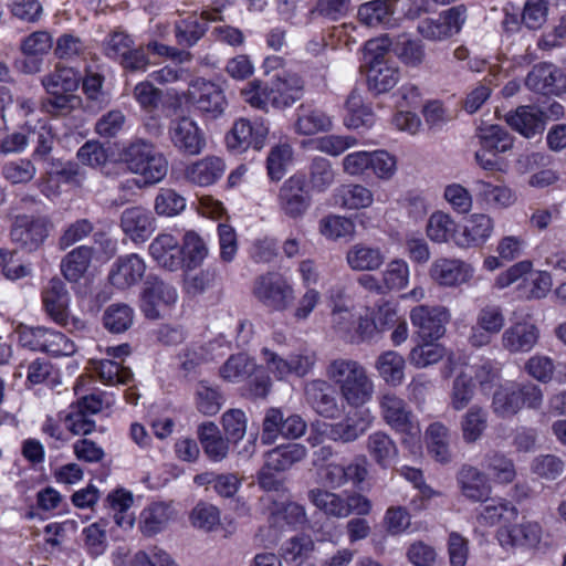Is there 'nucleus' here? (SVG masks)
I'll list each match as a JSON object with an SVG mask.
<instances>
[{
  "label": "nucleus",
  "mask_w": 566,
  "mask_h": 566,
  "mask_svg": "<svg viewBox=\"0 0 566 566\" xmlns=\"http://www.w3.org/2000/svg\"><path fill=\"white\" fill-rule=\"evenodd\" d=\"M94 249L88 245H80L66 253L60 263L62 275L70 283H77L87 272Z\"/></svg>",
  "instance_id": "29"
},
{
  "label": "nucleus",
  "mask_w": 566,
  "mask_h": 566,
  "mask_svg": "<svg viewBox=\"0 0 566 566\" xmlns=\"http://www.w3.org/2000/svg\"><path fill=\"white\" fill-rule=\"evenodd\" d=\"M127 168L144 177L147 184L161 181L168 171L166 157L156 150L155 145L148 140L136 138L130 142L120 154Z\"/></svg>",
  "instance_id": "2"
},
{
  "label": "nucleus",
  "mask_w": 566,
  "mask_h": 566,
  "mask_svg": "<svg viewBox=\"0 0 566 566\" xmlns=\"http://www.w3.org/2000/svg\"><path fill=\"white\" fill-rule=\"evenodd\" d=\"M224 171L226 164L220 157L206 156L186 167L185 178L191 184L206 187L217 182Z\"/></svg>",
  "instance_id": "28"
},
{
  "label": "nucleus",
  "mask_w": 566,
  "mask_h": 566,
  "mask_svg": "<svg viewBox=\"0 0 566 566\" xmlns=\"http://www.w3.org/2000/svg\"><path fill=\"white\" fill-rule=\"evenodd\" d=\"M520 396L518 384L511 382L500 386L493 394V412L502 418L516 415L523 408Z\"/></svg>",
  "instance_id": "42"
},
{
  "label": "nucleus",
  "mask_w": 566,
  "mask_h": 566,
  "mask_svg": "<svg viewBox=\"0 0 566 566\" xmlns=\"http://www.w3.org/2000/svg\"><path fill=\"white\" fill-rule=\"evenodd\" d=\"M134 43L129 34L123 30L116 29L105 36L102 42V51L106 57L118 62Z\"/></svg>",
  "instance_id": "59"
},
{
  "label": "nucleus",
  "mask_w": 566,
  "mask_h": 566,
  "mask_svg": "<svg viewBox=\"0 0 566 566\" xmlns=\"http://www.w3.org/2000/svg\"><path fill=\"white\" fill-rule=\"evenodd\" d=\"M54 230L52 219L46 214H18L11 226L13 242L29 252L41 249Z\"/></svg>",
  "instance_id": "4"
},
{
  "label": "nucleus",
  "mask_w": 566,
  "mask_h": 566,
  "mask_svg": "<svg viewBox=\"0 0 566 566\" xmlns=\"http://www.w3.org/2000/svg\"><path fill=\"white\" fill-rule=\"evenodd\" d=\"M542 526L537 522L523 521L520 524L502 526L496 537L504 548H535L542 539Z\"/></svg>",
  "instance_id": "18"
},
{
  "label": "nucleus",
  "mask_w": 566,
  "mask_h": 566,
  "mask_svg": "<svg viewBox=\"0 0 566 566\" xmlns=\"http://www.w3.org/2000/svg\"><path fill=\"white\" fill-rule=\"evenodd\" d=\"M189 98L197 109L210 118L221 116L227 107V99L221 87L205 80H196L192 83Z\"/></svg>",
  "instance_id": "12"
},
{
  "label": "nucleus",
  "mask_w": 566,
  "mask_h": 566,
  "mask_svg": "<svg viewBox=\"0 0 566 566\" xmlns=\"http://www.w3.org/2000/svg\"><path fill=\"white\" fill-rule=\"evenodd\" d=\"M366 449L373 460L381 468H387L398 455V448L391 437L384 431L368 436Z\"/></svg>",
  "instance_id": "41"
},
{
  "label": "nucleus",
  "mask_w": 566,
  "mask_h": 566,
  "mask_svg": "<svg viewBox=\"0 0 566 566\" xmlns=\"http://www.w3.org/2000/svg\"><path fill=\"white\" fill-rule=\"evenodd\" d=\"M525 85L543 95H558L566 90V75L554 64L542 63L527 74Z\"/></svg>",
  "instance_id": "16"
},
{
  "label": "nucleus",
  "mask_w": 566,
  "mask_h": 566,
  "mask_svg": "<svg viewBox=\"0 0 566 566\" xmlns=\"http://www.w3.org/2000/svg\"><path fill=\"white\" fill-rule=\"evenodd\" d=\"M539 331L533 323L522 321L509 326L501 336L503 349L511 354H524L531 352L537 344Z\"/></svg>",
  "instance_id": "20"
},
{
  "label": "nucleus",
  "mask_w": 566,
  "mask_h": 566,
  "mask_svg": "<svg viewBox=\"0 0 566 566\" xmlns=\"http://www.w3.org/2000/svg\"><path fill=\"white\" fill-rule=\"evenodd\" d=\"M85 42L73 33L61 34L55 43L54 55L60 60L73 61L85 55Z\"/></svg>",
  "instance_id": "62"
},
{
  "label": "nucleus",
  "mask_w": 566,
  "mask_h": 566,
  "mask_svg": "<svg viewBox=\"0 0 566 566\" xmlns=\"http://www.w3.org/2000/svg\"><path fill=\"white\" fill-rule=\"evenodd\" d=\"M334 198L346 209L367 208L374 200L371 191L363 185H343L336 189Z\"/></svg>",
  "instance_id": "50"
},
{
  "label": "nucleus",
  "mask_w": 566,
  "mask_h": 566,
  "mask_svg": "<svg viewBox=\"0 0 566 566\" xmlns=\"http://www.w3.org/2000/svg\"><path fill=\"white\" fill-rule=\"evenodd\" d=\"M457 482L461 494L469 501L488 502L492 488L488 476L472 465H463L457 474Z\"/></svg>",
  "instance_id": "23"
},
{
  "label": "nucleus",
  "mask_w": 566,
  "mask_h": 566,
  "mask_svg": "<svg viewBox=\"0 0 566 566\" xmlns=\"http://www.w3.org/2000/svg\"><path fill=\"white\" fill-rule=\"evenodd\" d=\"M134 310L125 303H114L103 313V325L113 334H122L134 323Z\"/></svg>",
  "instance_id": "51"
},
{
  "label": "nucleus",
  "mask_w": 566,
  "mask_h": 566,
  "mask_svg": "<svg viewBox=\"0 0 566 566\" xmlns=\"http://www.w3.org/2000/svg\"><path fill=\"white\" fill-rule=\"evenodd\" d=\"M457 223L450 214L443 211L433 212L427 223V235L433 242H448L454 237Z\"/></svg>",
  "instance_id": "54"
},
{
  "label": "nucleus",
  "mask_w": 566,
  "mask_h": 566,
  "mask_svg": "<svg viewBox=\"0 0 566 566\" xmlns=\"http://www.w3.org/2000/svg\"><path fill=\"white\" fill-rule=\"evenodd\" d=\"M91 365L93 371L97 374L99 380L105 385H126L133 378V373L128 367H124L113 359H92Z\"/></svg>",
  "instance_id": "48"
},
{
  "label": "nucleus",
  "mask_w": 566,
  "mask_h": 566,
  "mask_svg": "<svg viewBox=\"0 0 566 566\" xmlns=\"http://www.w3.org/2000/svg\"><path fill=\"white\" fill-rule=\"evenodd\" d=\"M120 228L132 241L145 242L155 231V219L143 207H130L122 212Z\"/></svg>",
  "instance_id": "24"
},
{
  "label": "nucleus",
  "mask_w": 566,
  "mask_h": 566,
  "mask_svg": "<svg viewBox=\"0 0 566 566\" xmlns=\"http://www.w3.org/2000/svg\"><path fill=\"white\" fill-rule=\"evenodd\" d=\"M175 517V511L170 504L158 502L153 503L140 514L139 527L144 535H155L169 524Z\"/></svg>",
  "instance_id": "34"
},
{
  "label": "nucleus",
  "mask_w": 566,
  "mask_h": 566,
  "mask_svg": "<svg viewBox=\"0 0 566 566\" xmlns=\"http://www.w3.org/2000/svg\"><path fill=\"white\" fill-rule=\"evenodd\" d=\"M168 134L174 147L182 155L198 156L207 146L205 133L190 117L172 120Z\"/></svg>",
  "instance_id": "9"
},
{
  "label": "nucleus",
  "mask_w": 566,
  "mask_h": 566,
  "mask_svg": "<svg viewBox=\"0 0 566 566\" xmlns=\"http://www.w3.org/2000/svg\"><path fill=\"white\" fill-rule=\"evenodd\" d=\"M476 136L482 148L490 153H505L513 146V138L507 130L499 125H488L478 128Z\"/></svg>",
  "instance_id": "49"
},
{
  "label": "nucleus",
  "mask_w": 566,
  "mask_h": 566,
  "mask_svg": "<svg viewBox=\"0 0 566 566\" xmlns=\"http://www.w3.org/2000/svg\"><path fill=\"white\" fill-rule=\"evenodd\" d=\"M467 20L463 6L453 7L437 19L427 18L417 25L419 34L428 41H444L458 34Z\"/></svg>",
  "instance_id": "6"
},
{
  "label": "nucleus",
  "mask_w": 566,
  "mask_h": 566,
  "mask_svg": "<svg viewBox=\"0 0 566 566\" xmlns=\"http://www.w3.org/2000/svg\"><path fill=\"white\" fill-rule=\"evenodd\" d=\"M80 75L73 67L57 65L42 78L48 93H72L80 84Z\"/></svg>",
  "instance_id": "44"
},
{
  "label": "nucleus",
  "mask_w": 566,
  "mask_h": 566,
  "mask_svg": "<svg viewBox=\"0 0 566 566\" xmlns=\"http://www.w3.org/2000/svg\"><path fill=\"white\" fill-rule=\"evenodd\" d=\"M394 14L390 0H373L363 3L358 9L359 20L368 27L388 25Z\"/></svg>",
  "instance_id": "47"
},
{
  "label": "nucleus",
  "mask_w": 566,
  "mask_h": 566,
  "mask_svg": "<svg viewBox=\"0 0 566 566\" xmlns=\"http://www.w3.org/2000/svg\"><path fill=\"white\" fill-rule=\"evenodd\" d=\"M428 452L440 462L448 463L451 460V433L449 428L440 421L432 422L426 430Z\"/></svg>",
  "instance_id": "35"
},
{
  "label": "nucleus",
  "mask_w": 566,
  "mask_h": 566,
  "mask_svg": "<svg viewBox=\"0 0 566 566\" xmlns=\"http://www.w3.org/2000/svg\"><path fill=\"white\" fill-rule=\"evenodd\" d=\"M42 303L48 316L62 327L69 326L70 294L65 283L52 277L42 291Z\"/></svg>",
  "instance_id": "15"
},
{
  "label": "nucleus",
  "mask_w": 566,
  "mask_h": 566,
  "mask_svg": "<svg viewBox=\"0 0 566 566\" xmlns=\"http://www.w3.org/2000/svg\"><path fill=\"white\" fill-rule=\"evenodd\" d=\"M146 272V263L136 253L122 255L113 263L108 280L118 290H127L138 284Z\"/></svg>",
  "instance_id": "17"
},
{
  "label": "nucleus",
  "mask_w": 566,
  "mask_h": 566,
  "mask_svg": "<svg viewBox=\"0 0 566 566\" xmlns=\"http://www.w3.org/2000/svg\"><path fill=\"white\" fill-rule=\"evenodd\" d=\"M222 17L218 9L205 10L200 17L195 14L176 21L174 32L178 44L182 46H193L206 33L207 22L221 20Z\"/></svg>",
  "instance_id": "19"
},
{
  "label": "nucleus",
  "mask_w": 566,
  "mask_h": 566,
  "mask_svg": "<svg viewBox=\"0 0 566 566\" xmlns=\"http://www.w3.org/2000/svg\"><path fill=\"white\" fill-rule=\"evenodd\" d=\"M506 123L521 135L532 138L545 128V114L536 106L524 105L506 115Z\"/></svg>",
  "instance_id": "27"
},
{
  "label": "nucleus",
  "mask_w": 566,
  "mask_h": 566,
  "mask_svg": "<svg viewBox=\"0 0 566 566\" xmlns=\"http://www.w3.org/2000/svg\"><path fill=\"white\" fill-rule=\"evenodd\" d=\"M148 251L153 260L168 271L184 269L182 251L179 240L170 233L158 234L149 244Z\"/></svg>",
  "instance_id": "21"
},
{
  "label": "nucleus",
  "mask_w": 566,
  "mask_h": 566,
  "mask_svg": "<svg viewBox=\"0 0 566 566\" xmlns=\"http://www.w3.org/2000/svg\"><path fill=\"white\" fill-rule=\"evenodd\" d=\"M326 378L338 387L342 399L352 408L369 402L374 395V382L367 369L357 360L337 357L326 366Z\"/></svg>",
  "instance_id": "1"
},
{
  "label": "nucleus",
  "mask_w": 566,
  "mask_h": 566,
  "mask_svg": "<svg viewBox=\"0 0 566 566\" xmlns=\"http://www.w3.org/2000/svg\"><path fill=\"white\" fill-rule=\"evenodd\" d=\"M304 396L307 405L321 417L336 419L342 413L335 390L324 379H313L304 387Z\"/></svg>",
  "instance_id": "11"
},
{
  "label": "nucleus",
  "mask_w": 566,
  "mask_h": 566,
  "mask_svg": "<svg viewBox=\"0 0 566 566\" xmlns=\"http://www.w3.org/2000/svg\"><path fill=\"white\" fill-rule=\"evenodd\" d=\"M297 117L294 129L297 134L311 136L321 132H327L333 126V120L325 112L308 105L297 108Z\"/></svg>",
  "instance_id": "31"
},
{
  "label": "nucleus",
  "mask_w": 566,
  "mask_h": 566,
  "mask_svg": "<svg viewBox=\"0 0 566 566\" xmlns=\"http://www.w3.org/2000/svg\"><path fill=\"white\" fill-rule=\"evenodd\" d=\"M479 511L476 518L481 525L493 526L501 520L512 522L517 518L518 510L504 499H489Z\"/></svg>",
  "instance_id": "43"
},
{
  "label": "nucleus",
  "mask_w": 566,
  "mask_h": 566,
  "mask_svg": "<svg viewBox=\"0 0 566 566\" xmlns=\"http://www.w3.org/2000/svg\"><path fill=\"white\" fill-rule=\"evenodd\" d=\"M450 317V312L444 306L419 305L410 311L411 324L423 342H432L442 337Z\"/></svg>",
  "instance_id": "7"
},
{
  "label": "nucleus",
  "mask_w": 566,
  "mask_h": 566,
  "mask_svg": "<svg viewBox=\"0 0 566 566\" xmlns=\"http://www.w3.org/2000/svg\"><path fill=\"white\" fill-rule=\"evenodd\" d=\"M178 300L175 286L157 276H149L142 292L140 310L147 318L157 319L161 311L170 308Z\"/></svg>",
  "instance_id": "8"
},
{
  "label": "nucleus",
  "mask_w": 566,
  "mask_h": 566,
  "mask_svg": "<svg viewBox=\"0 0 566 566\" xmlns=\"http://www.w3.org/2000/svg\"><path fill=\"white\" fill-rule=\"evenodd\" d=\"M107 501L114 511L116 525L124 530H130L135 521L134 514L129 511L133 503L130 493L117 490L108 494Z\"/></svg>",
  "instance_id": "55"
},
{
  "label": "nucleus",
  "mask_w": 566,
  "mask_h": 566,
  "mask_svg": "<svg viewBox=\"0 0 566 566\" xmlns=\"http://www.w3.org/2000/svg\"><path fill=\"white\" fill-rule=\"evenodd\" d=\"M198 438L208 458L214 462L222 461L229 452L228 438L224 439L213 422H205L198 428Z\"/></svg>",
  "instance_id": "36"
},
{
  "label": "nucleus",
  "mask_w": 566,
  "mask_h": 566,
  "mask_svg": "<svg viewBox=\"0 0 566 566\" xmlns=\"http://www.w3.org/2000/svg\"><path fill=\"white\" fill-rule=\"evenodd\" d=\"M375 368L386 384L396 387L405 379L406 360L399 353L386 350L377 357Z\"/></svg>",
  "instance_id": "38"
},
{
  "label": "nucleus",
  "mask_w": 566,
  "mask_h": 566,
  "mask_svg": "<svg viewBox=\"0 0 566 566\" xmlns=\"http://www.w3.org/2000/svg\"><path fill=\"white\" fill-rule=\"evenodd\" d=\"M84 546L92 557H98L107 548L106 523L98 521L85 527L82 532Z\"/></svg>",
  "instance_id": "61"
},
{
  "label": "nucleus",
  "mask_w": 566,
  "mask_h": 566,
  "mask_svg": "<svg viewBox=\"0 0 566 566\" xmlns=\"http://www.w3.org/2000/svg\"><path fill=\"white\" fill-rule=\"evenodd\" d=\"M21 129H29L30 143L35 144L34 157L45 158L51 153L53 135L45 122L38 120L33 125L32 120H25Z\"/></svg>",
  "instance_id": "57"
},
{
  "label": "nucleus",
  "mask_w": 566,
  "mask_h": 566,
  "mask_svg": "<svg viewBox=\"0 0 566 566\" xmlns=\"http://www.w3.org/2000/svg\"><path fill=\"white\" fill-rule=\"evenodd\" d=\"M392 52L408 66H419L426 57L423 43L406 33L399 34L394 39Z\"/></svg>",
  "instance_id": "45"
},
{
  "label": "nucleus",
  "mask_w": 566,
  "mask_h": 566,
  "mask_svg": "<svg viewBox=\"0 0 566 566\" xmlns=\"http://www.w3.org/2000/svg\"><path fill=\"white\" fill-rule=\"evenodd\" d=\"M332 324L340 337L350 343L355 342L353 328L356 324V316L354 306L349 304L344 287H339V303H335L332 308Z\"/></svg>",
  "instance_id": "39"
},
{
  "label": "nucleus",
  "mask_w": 566,
  "mask_h": 566,
  "mask_svg": "<svg viewBox=\"0 0 566 566\" xmlns=\"http://www.w3.org/2000/svg\"><path fill=\"white\" fill-rule=\"evenodd\" d=\"M319 232L333 240L352 237L355 233V223L346 217L329 214L319 221Z\"/></svg>",
  "instance_id": "63"
},
{
  "label": "nucleus",
  "mask_w": 566,
  "mask_h": 566,
  "mask_svg": "<svg viewBox=\"0 0 566 566\" xmlns=\"http://www.w3.org/2000/svg\"><path fill=\"white\" fill-rule=\"evenodd\" d=\"M180 249L185 260L184 268L187 270L200 266L208 256V248L203 239L195 231H187L185 233Z\"/></svg>",
  "instance_id": "53"
},
{
  "label": "nucleus",
  "mask_w": 566,
  "mask_h": 566,
  "mask_svg": "<svg viewBox=\"0 0 566 566\" xmlns=\"http://www.w3.org/2000/svg\"><path fill=\"white\" fill-rule=\"evenodd\" d=\"M462 438L467 443L476 442L488 427V412L479 406H472L461 419Z\"/></svg>",
  "instance_id": "52"
},
{
  "label": "nucleus",
  "mask_w": 566,
  "mask_h": 566,
  "mask_svg": "<svg viewBox=\"0 0 566 566\" xmlns=\"http://www.w3.org/2000/svg\"><path fill=\"white\" fill-rule=\"evenodd\" d=\"M308 501L326 516L333 518L348 517L345 497L332 491L314 488L307 493Z\"/></svg>",
  "instance_id": "33"
},
{
  "label": "nucleus",
  "mask_w": 566,
  "mask_h": 566,
  "mask_svg": "<svg viewBox=\"0 0 566 566\" xmlns=\"http://www.w3.org/2000/svg\"><path fill=\"white\" fill-rule=\"evenodd\" d=\"M493 220L483 213L472 214L463 232L455 238V244L461 248L482 245L493 232Z\"/></svg>",
  "instance_id": "30"
},
{
  "label": "nucleus",
  "mask_w": 566,
  "mask_h": 566,
  "mask_svg": "<svg viewBox=\"0 0 566 566\" xmlns=\"http://www.w3.org/2000/svg\"><path fill=\"white\" fill-rule=\"evenodd\" d=\"M305 457L306 448L303 444L289 443L268 451L264 454V462L276 472H285Z\"/></svg>",
  "instance_id": "37"
},
{
  "label": "nucleus",
  "mask_w": 566,
  "mask_h": 566,
  "mask_svg": "<svg viewBox=\"0 0 566 566\" xmlns=\"http://www.w3.org/2000/svg\"><path fill=\"white\" fill-rule=\"evenodd\" d=\"M399 81L398 67L384 61H370L367 74L368 87L376 94L390 91Z\"/></svg>",
  "instance_id": "40"
},
{
  "label": "nucleus",
  "mask_w": 566,
  "mask_h": 566,
  "mask_svg": "<svg viewBox=\"0 0 566 566\" xmlns=\"http://www.w3.org/2000/svg\"><path fill=\"white\" fill-rule=\"evenodd\" d=\"M269 128L262 122L251 123L245 118L234 122L230 132L226 135V144L229 150L240 154L252 147L255 150L263 148Z\"/></svg>",
  "instance_id": "10"
},
{
  "label": "nucleus",
  "mask_w": 566,
  "mask_h": 566,
  "mask_svg": "<svg viewBox=\"0 0 566 566\" xmlns=\"http://www.w3.org/2000/svg\"><path fill=\"white\" fill-rule=\"evenodd\" d=\"M379 407L384 421L391 429L410 438L420 436V424L402 398L394 392H385L379 398Z\"/></svg>",
  "instance_id": "5"
},
{
  "label": "nucleus",
  "mask_w": 566,
  "mask_h": 566,
  "mask_svg": "<svg viewBox=\"0 0 566 566\" xmlns=\"http://www.w3.org/2000/svg\"><path fill=\"white\" fill-rule=\"evenodd\" d=\"M1 174L11 185H25L35 177L36 168L30 159L19 158L4 163Z\"/></svg>",
  "instance_id": "56"
},
{
  "label": "nucleus",
  "mask_w": 566,
  "mask_h": 566,
  "mask_svg": "<svg viewBox=\"0 0 566 566\" xmlns=\"http://www.w3.org/2000/svg\"><path fill=\"white\" fill-rule=\"evenodd\" d=\"M279 203L284 213L293 219L302 217L311 206L305 190V177L295 175L284 181L279 192Z\"/></svg>",
  "instance_id": "14"
},
{
  "label": "nucleus",
  "mask_w": 566,
  "mask_h": 566,
  "mask_svg": "<svg viewBox=\"0 0 566 566\" xmlns=\"http://www.w3.org/2000/svg\"><path fill=\"white\" fill-rule=\"evenodd\" d=\"M254 363L245 354L230 356L220 368V376L227 381H241L254 370Z\"/></svg>",
  "instance_id": "58"
},
{
  "label": "nucleus",
  "mask_w": 566,
  "mask_h": 566,
  "mask_svg": "<svg viewBox=\"0 0 566 566\" xmlns=\"http://www.w3.org/2000/svg\"><path fill=\"white\" fill-rule=\"evenodd\" d=\"M429 276L441 286H457L470 280L472 269L459 259L439 258L432 262Z\"/></svg>",
  "instance_id": "22"
},
{
  "label": "nucleus",
  "mask_w": 566,
  "mask_h": 566,
  "mask_svg": "<svg viewBox=\"0 0 566 566\" xmlns=\"http://www.w3.org/2000/svg\"><path fill=\"white\" fill-rule=\"evenodd\" d=\"M252 295L271 312H285L295 300V291L290 281L277 272H266L255 277Z\"/></svg>",
  "instance_id": "3"
},
{
  "label": "nucleus",
  "mask_w": 566,
  "mask_h": 566,
  "mask_svg": "<svg viewBox=\"0 0 566 566\" xmlns=\"http://www.w3.org/2000/svg\"><path fill=\"white\" fill-rule=\"evenodd\" d=\"M344 124L352 129L369 128L375 123L371 108L364 103L361 93L353 90L345 102Z\"/></svg>",
  "instance_id": "32"
},
{
  "label": "nucleus",
  "mask_w": 566,
  "mask_h": 566,
  "mask_svg": "<svg viewBox=\"0 0 566 566\" xmlns=\"http://www.w3.org/2000/svg\"><path fill=\"white\" fill-rule=\"evenodd\" d=\"M335 181L332 163L324 157H315L308 167L307 186L313 192H325Z\"/></svg>",
  "instance_id": "46"
},
{
  "label": "nucleus",
  "mask_w": 566,
  "mask_h": 566,
  "mask_svg": "<svg viewBox=\"0 0 566 566\" xmlns=\"http://www.w3.org/2000/svg\"><path fill=\"white\" fill-rule=\"evenodd\" d=\"M446 354L443 346L424 342L413 347L409 353V361L416 368H426L440 361Z\"/></svg>",
  "instance_id": "64"
},
{
  "label": "nucleus",
  "mask_w": 566,
  "mask_h": 566,
  "mask_svg": "<svg viewBox=\"0 0 566 566\" xmlns=\"http://www.w3.org/2000/svg\"><path fill=\"white\" fill-rule=\"evenodd\" d=\"M410 270L405 260L395 259L390 261L381 272V279L386 291L402 290L409 283Z\"/></svg>",
  "instance_id": "60"
},
{
  "label": "nucleus",
  "mask_w": 566,
  "mask_h": 566,
  "mask_svg": "<svg viewBox=\"0 0 566 566\" xmlns=\"http://www.w3.org/2000/svg\"><path fill=\"white\" fill-rule=\"evenodd\" d=\"M269 85L271 106L275 109L291 107L304 94V81L295 73L276 74Z\"/></svg>",
  "instance_id": "13"
},
{
  "label": "nucleus",
  "mask_w": 566,
  "mask_h": 566,
  "mask_svg": "<svg viewBox=\"0 0 566 566\" xmlns=\"http://www.w3.org/2000/svg\"><path fill=\"white\" fill-rule=\"evenodd\" d=\"M345 260L355 272H373L384 265L386 255L379 247L358 242L348 248Z\"/></svg>",
  "instance_id": "26"
},
{
  "label": "nucleus",
  "mask_w": 566,
  "mask_h": 566,
  "mask_svg": "<svg viewBox=\"0 0 566 566\" xmlns=\"http://www.w3.org/2000/svg\"><path fill=\"white\" fill-rule=\"evenodd\" d=\"M373 423V416L369 410H360L353 417L347 416L339 422L332 423L328 430V437L333 441L349 443L361 437Z\"/></svg>",
  "instance_id": "25"
}]
</instances>
